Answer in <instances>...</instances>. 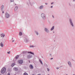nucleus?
Returning a JSON list of instances; mask_svg holds the SVG:
<instances>
[{"instance_id":"ea45409f","label":"nucleus","mask_w":75,"mask_h":75,"mask_svg":"<svg viewBox=\"0 0 75 75\" xmlns=\"http://www.w3.org/2000/svg\"><path fill=\"white\" fill-rule=\"evenodd\" d=\"M74 1H75V0H74Z\"/></svg>"},{"instance_id":"f3484780","label":"nucleus","mask_w":75,"mask_h":75,"mask_svg":"<svg viewBox=\"0 0 75 75\" xmlns=\"http://www.w3.org/2000/svg\"><path fill=\"white\" fill-rule=\"evenodd\" d=\"M28 53H30V54H33V55H34V53H33L32 52H28Z\"/></svg>"},{"instance_id":"e433bc0d","label":"nucleus","mask_w":75,"mask_h":75,"mask_svg":"<svg viewBox=\"0 0 75 75\" xmlns=\"http://www.w3.org/2000/svg\"><path fill=\"white\" fill-rule=\"evenodd\" d=\"M32 75H34V74H32Z\"/></svg>"},{"instance_id":"4be33fe9","label":"nucleus","mask_w":75,"mask_h":75,"mask_svg":"<svg viewBox=\"0 0 75 75\" xmlns=\"http://www.w3.org/2000/svg\"><path fill=\"white\" fill-rule=\"evenodd\" d=\"M11 2H13L14 1V0H10Z\"/></svg>"},{"instance_id":"c85d7f7f","label":"nucleus","mask_w":75,"mask_h":75,"mask_svg":"<svg viewBox=\"0 0 75 75\" xmlns=\"http://www.w3.org/2000/svg\"><path fill=\"white\" fill-rule=\"evenodd\" d=\"M45 4L47 5V3H45Z\"/></svg>"},{"instance_id":"c756f323","label":"nucleus","mask_w":75,"mask_h":75,"mask_svg":"<svg viewBox=\"0 0 75 75\" xmlns=\"http://www.w3.org/2000/svg\"><path fill=\"white\" fill-rule=\"evenodd\" d=\"M54 4V3H51V4Z\"/></svg>"},{"instance_id":"20e7f679","label":"nucleus","mask_w":75,"mask_h":75,"mask_svg":"<svg viewBox=\"0 0 75 75\" xmlns=\"http://www.w3.org/2000/svg\"><path fill=\"white\" fill-rule=\"evenodd\" d=\"M42 17L43 18H44L45 16V14L44 13H42Z\"/></svg>"},{"instance_id":"c9c22d12","label":"nucleus","mask_w":75,"mask_h":75,"mask_svg":"<svg viewBox=\"0 0 75 75\" xmlns=\"http://www.w3.org/2000/svg\"><path fill=\"white\" fill-rule=\"evenodd\" d=\"M0 75H1V74H0Z\"/></svg>"},{"instance_id":"412c9836","label":"nucleus","mask_w":75,"mask_h":75,"mask_svg":"<svg viewBox=\"0 0 75 75\" xmlns=\"http://www.w3.org/2000/svg\"><path fill=\"white\" fill-rule=\"evenodd\" d=\"M4 8V6L3 5H2L1 6V9H2V8Z\"/></svg>"},{"instance_id":"5701e85b","label":"nucleus","mask_w":75,"mask_h":75,"mask_svg":"<svg viewBox=\"0 0 75 75\" xmlns=\"http://www.w3.org/2000/svg\"><path fill=\"white\" fill-rule=\"evenodd\" d=\"M14 69H15V71H16V69H17V68H14Z\"/></svg>"},{"instance_id":"9d476101","label":"nucleus","mask_w":75,"mask_h":75,"mask_svg":"<svg viewBox=\"0 0 75 75\" xmlns=\"http://www.w3.org/2000/svg\"><path fill=\"white\" fill-rule=\"evenodd\" d=\"M18 8V7L17 6H16L15 7V11H16L17 10Z\"/></svg>"},{"instance_id":"2f4dec72","label":"nucleus","mask_w":75,"mask_h":75,"mask_svg":"<svg viewBox=\"0 0 75 75\" xmlns=\"http://www.w3.org/2000/svg\"><path fill=\"white\" fill-rule=\"evenodd\" d=\"M2 13H4V11L2 12Z\"/></svg>"},{"instance_id":"f704fd0d","label":"nucleus","mask_w":75,"mask_h":75,"mask_svg":"<svg viewBox=\"0 0 75 75\" xmlns=\"http://www.w3.org/2000/svg\"><path fill=\"white\" fill-rule=\"evenodd\" d=\"M52 59V58H51V59Z\"/></svg>"},{"instance_id":"423d86ee","label":"nucleus","mask_w":75,"mask_h":75,"mask_svg":"<svg viewBox=\"0 0 75 75\" xmlns=\"http://www.w3.org/2000/svg\"><path fill=\"white\" fill-rule=\"evenodd\" d=\"M70 22L71 24V25L73 27L74 26V25H73V23H72V21H71V20H70Z\"/></svg>"},{"instance_id":"a878e982","label":"nucleus","mask_w":75,"mask_h":75,"mask_svg":"<svg viewBox=\"0 0 75 75\" xmlns=\"http://www.w3.org/2000/svg\"><path fill=\"white\" fill-rule=\"evenodd\" d=\"M7 53L8 54H10V52L9 51V52H8Z\"/></svg>"},{"instance_id":"f03ea898","label":"nucleus","mask_w":75,"mask_h":75,"mask_svg":"<svg viewBox=\"0 0 75 75\" xmlns=\"http://www.w3.org/2000/svg\"><path fill=\"white\" fill-rule=\"evenodd\" d=\"M18 62L19 64H21L23 63V61L22 60H20L18 61Z\"/></svg>"},{"instance_id":"a211bd4d","label":"nucleus","mask_w":75,"mask_h":75,"mask_svg":"<svg viewBox=\"0 0 75 75\" xmlns=\"http://www.w3.org/2000/svg\"><path fill=\"white\" fill-rule=\"evenodd\" d=\"M43 8V6H41L40 7V9H41L42 8Z\"/></svg>"},{"instance_id":"4c0bfd02","label":"nucleus","mask_w":75,"mask_h":75,"mask_svg":"<svg viewBox=\"0 0 75 75\" xmlns=\"http://www.w3.org/2000/svg\"><path fill=\"white\" fill-rule=\"evenodd\" d=\"M28 58H29V57H28Z\"/></svg>"},{"instance_id":"a19ab883","label":"nucleus","mask_w":75,"mask_h":75,"mask_svg":"<svg viewBox=\"0 0 75 75\" xmlns=\"http://www.w3.org/2000/svg\"><path fill=\"white\" fill-rule=\"evenodd\" d=\"M75 75V74H74V75Z\"/></svg>"},{"instance_id":"6e6552de","label":"nucleus","mask_w":75,"mask_h":75,"mask_svg":"<svg viewBox=\"0 0 75 75\" xmlns=\"http://www.w3.org/2000/svg\"><path fill=\"white\" fill-rule=\"evenodd\" d=\"M45 30L46 32H47V33H48V30L47 28H45Z\"/></svg>"},{"instance_id":"2eb2a0df","label":"nucleus","mask_w":75,"mask_h":75,"mask_svg":"<svg viewBox=\"0 0 75 75\" xmlns=\"http://www.w3.org/2000/svg\"><path fill=\"white\" fill-rule=\"evenodd\" d=\"M54 26H53L52 27V28H51V30H54Z\"/></svg>"},{"instance_id":"dca6fc26","label":"nucleus","mask_w":75,"mask_h":75,"mask_svg":"<svg viewBox=\"0 0 75 75\" xmlns=\"http://www.w3.org/2000/svg\"><path fill=\"white\" fill-rule=\"evenodd\" d=\"M39 61H40V62L41 63V64H42V65L43 64H42V61H41V59H40L39 60Z\"/></svg>"},{"instance_id":"6ab92c4d","label":"nucleus","mask_w":75,"mask_h":75,"mask_svg":"<svg viewBox=\"0 0 75 75\" xmlns=\"http://www.w3.org/2000/svg\"><path fill=\"white\" fill-rule=\"evenodd\" d=\"M18 58V55H17L16 57V59H17Z\"/></svg>"},{"instance_id":"1a4fd4ad","label":"nucleus","mask_w":75,"mask_h":75,"mask_svg":"<svg viewBox=\"0 0 75 75\" xmlns=\"http://www.w3.org/2000/svg\"><path fill=\"white\" fill-rule=\"evenodd\" d=\"M30 67L31 69H33V65H30Z\"/></svg>"},{"instance_id":"393cba45","label":"nucleus","mask_w":75,"mask_h":75,"mask_svg":"<svg viewBox=\"0 0 75 75\" xmlns=\"http://www.w3.org/2000/svg\"><path fill=\"white\" fill-rule=\"evenodd\" d=\"M7 74L8 75H10V73H8Z\"/></svg>"},{"instance_id":"b1692460","label":"nucleus","mask_w":75,"mask_h":75,"mask_svg":"<svg viewBox=\"0 0 75 75\" xmlns=\"http://www.w3.org/2000/svg\"><path fill=\"white\" fill-rule=\"evenodd\" d=\"M47 69L48 71H50V69H49L47 68Z\"/></svg>"},{"instance_id":"0eeeda50","label":"nucleus","mask_w":75,"mask_h":75,"mask_svg":"<svg viewBox=\"0 0 75 75\" xmlns=\"http://www.w3.org/2000/svg\"><path fill=\"white\" fill-rule=\"evenodd\" d=\"M0 45L1 47H3V46H4V45H3V44L2 42H1L0 44Z\"/></svg>"},{"instance_id":"ddd939ff","label":"nucleus","mask_w":75,"mask_h":75,"mask_svg":"<svg viewBox=\"0 0 75 75\" xmlns=\"http://www.w3.org/2000/svg\"><path fill=\"white\" fill-rule=\"evenodd\" d=\"M68 63L70 66H71V62H68Z\"/></svg>"},{"instance_id":"9b49d317","label":"nucleus","mask_w":75,"mask_h":75,"mask_svg":"<svg viewBox=\"0 0 75 75\" xmlns=\"http://www.w3.org/2000/svg\"><path fill=\"white\" fill-rule=\"evenodd\" d=\"M22 34H23V33L21 32H19V35H22Z\"/></svg>"},{"instance_id":"39448f33","label":"nucleus","mask_w":75,"mask_h":75,"mask_svg":"<svg viewBox=\"0 0 75 75\" xmlns=\"http://www.w3.org/2000/svg\"><path fill=\"white\" fill-rule=\"evenodd\" d=\"M5 36V35L3 34H2L1 35V37H3H3Z\"/></svg>"},{"instance_id":"473e14b6","label":"nucleus","mask_w":75,"mask_h":75,"mask_svg":"<svg viewBox=\"0 0 75 75\" xmlns=\"http://www.w3.org/2000/svg\"><path fill=\"white\" fill-rule=\"evenodd\" d=\"M51 8H52V6H51Z\"/></svg>"},{"instance_id":"72a5a7b5","label":"nucleus","mask_w":75,"mask_h":75,"mask_svg":"<svg viewBox=\"0 0 75 75\" xmlns=\"http://www.w3.org/2000/svg\"><path fill=\"white\" fill-rule=\"evenodd\" d=\"M53 18H54V16H53Z\"/></svg>"},{"instance_id":"7ed1b4c3","label":"nucleus","mask_w":75,"mask_h":75,"mask_svg":"<svg viewBox=\"0 0 75 75\" xmlns=\"http://www.w3.org/2000/svg\"><path fill=\"white\" fill-rule=\"evenodd\" d=\"M9 17H10L9 14H8V13H6V18H8Z\"/></svg>"},{"instance_id":"58836bf2","label":"nucleus","mask_w":75,"mask_h":75,"mask_svg":"<svg viewBox=\"0 0 75 75\" xmlns=\"http://www.w3.org/2000/svg\"><path fill=\"white\" fill-rule=\"evenodd\" d=\"M29 62H30V61H29Z\"/></svg>"},{"instance_id":"7c9ffc66","label":"nucleus","mask_w":75,"mask_h":75,"mask_svg":"<svg viewBox=\"0 0 75 75\" xmlns=\"http://www.w3.org/2000/svg\"><path fill=\"white\" fill-rule=\"evenodd\" d=\"M14 40H13L12 41V42H14Z\"/></svg>"},{"instance_id":"bb28decb","label":"nucleus","mask_w":75,"mask_h":75,"mask_svg":"<svg viewBox=\"0 0 75 75\" xmlns=\"http://www.w3.org/2000/svg\"><path fill=\"white\" fill-rule=\"evenodd\" d=\"M36 34H37V35H38V33H36Z\"/></svg>"},{"instance_id":"4468645a","label":"nucleus","mask_w":75,"mask_h":75,"mask_svg":"<svg viewBox=\"0 0 75 75\" xmlns=\"http://www.w3.org/2000/svg\"><path fill=\"white\" fill-rule=\"evenodd\" d=\"M23 75H28V74L26 72H25L24 73Z\"/></svg>"},{"instance_id":"aec40b11","label":"nucleus","mask_w":75,"mask_h":75,"mask_svg":"<svg viewBox=\"0 0 75 75\" xmlns=\"http://www.w3.org/2000/svg\"><path fill=\"white\" fill-rule=\"evenodd\" d=\"M30 47H34V46H33V45L30 46Z\"/></svg>"},{"instance_id":"f8f14e48","label":"nucleus","mask_w":75,"mask_h":75,"mask_svg":"<svg viewBox=\"0 0 75 75\" xmlns=\"http://www.w3.org/2000/svg\"><path fill=\"white\" fill-rule=\"evenodd\" d=\"M15 65V64L14 63H12L11 65V67H14Z\"/></svg>"},{"instance_id":"cd10ccee","label":"nucleus","mask_w":75,"mask_h":75,"mask_svg":"<svg viewBox=\"0 0 75 75\" xmlns=\"http://www.w3.org/2000/svg\"><path fill=\"white\" fill-rule=\"evenodd\" d=\"M57 69H59V68L57 67Z\"/></svg>"},{"instance_id":"f257e3e1","label":"nucleus","mask_w":75,"mask_h":75,"mask_svg":"<svg viewBox=\"0 0 75 75\" xmlns=\"http://www.w3.org/2000/svg\"><path fill=\"white\" fill-rule=\"evenodd\" d=\"M6 68L4 67L1 70V72L2 74H4L5 72H6Z\"/></svg>"}]
</instances>
